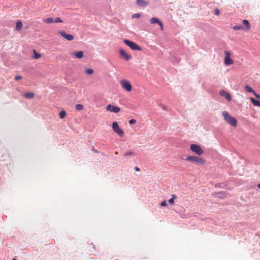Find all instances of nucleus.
I'll return each mask as SVG.
<instances>
[{
	"mask_svg": "<svg viewBox=\"0 0 260 260\" xmlns=\"http://www.w3.org/2000/svg\"><path fill=\"white\" fill-rule=\"evenodd\" d=\"M186 160L189 162H191L197 165H204L206 161L203 157L194 156L188 155L186 157Z\"/></svg>",
	"mask_w": 260,
	"mask_h": 260,
	"instance_id": "nucleus-1",
	"label": "nucleus"
},
{
	"mask_svg": "<svg viewBox=\"0 0 260 260\" xmlns=\"http://www.w3.org/2000/svg\"><path fill=\"white\" fill-rule=\"evenodd\" d=\"M66 116V112L64 110H62L59 112V117L61 119L64 118Z\"/></svg>",
	"mask_w": 260,
	"mask_h": 260,
	"instance_id": "nucleus-25",
	"label": "nucleus"
},
{
	"mask_svg": "<svg viewBox=\"0 0 260 260\" xmlns=\"http://www.w3.org/2000/svg\"><path fill=\"white\" fill-rule=\"evenodd\" d=\"M253 94L255 96V97L258 99H260V95L259 94H258L257 93H256L255 91L253 93Z\"/></svg>",
	"mask_w": 260,
	"mask_h": 260,
	"instance_id": "nucleus-32",
	"label": "nucleus"
},
{
	"mask_svg": "<svg viewBox=\"0 0 260 260\" xmlns=\"http://www.w3.org/2000/svg\"><path fill=\"white\" fill-rule=\"evenodd\" d=\"M106 109L107 111L117 113L120 111V108L117 106L109 104L106 106Z\"/></svg>",
	"mask_w": 260,
	"mask_h": 260,
	"instance_id": "nucleus-8",
	"label": "nucleus"
},
{
	"mask_svg": "<svg viewBox=\"0 0 260 260\" xmlns=\"http://www.w3.org/2000/svg\"><path fill=\"white\" fill-rule=\"evenodd\" d=\"M58 34H59L64 39L68 41H72L74 38L73 35L67 34L63 31H59Z\"/></svg>",
	"mask_w": 260,
	"mask_h": 260,
	"instance_id": "nucleus-10",
	"label": "nucleus"
},
{
	"mask_svg": "<svg viewBox=\"0 0 260 260\" xmlns=\"http://www.w3.org/2000/svg\"><path fill=\"white\" fill-rule=\"evenodd\" d=\"M71 56H75L78 59H81L83 57L84 53L82 51L78 52H72L70 53Z\"/></svg>",
	"mask_w": 260,
	"mask_h": 260,
	"instance_id": "nucleus-14",
	"label": "nucleus"
},
{
	"mask_svg": "<svg viewBox=\"0 0 260 260\" xmlns=\"http://www.w3.org/2000/svg\"><path fill=\"white\" fill-rule=\"evenodd\" d=\"M233 29L235 30H238L240 29H243L244 30L245 27L243 26L242 25H235L233 27Z\"/></svg>",
	"mask_w": 260,
	"mask_h": 260,
	"instance_id": "nucleus-22",
	"label": "nucleus"
},
{
	"mask_svg": "<svg viewBox=\"0 0 260 260\" xmlns=\"http://www.w3.org/2000/svg\"><path fill=\"white\" fill-rule=\"evenodd\" d=\"M168 202L169 204H173L174 202V200L173 199H170Z\"/></svg>",
	"mask_w": 260,
	"mask_h": 260,
	"instance_id": "nucleus-33",
	"label": "nucleus"
},
{
	"mask_svg": "<svg viewBox=\"0 0 260 260\" xmlns=\"http://www.w3.org/2000/svg\"><path fill=\"white\" fill-rule=\"evenodd\" d=\"M24 96H25V98H26L27 99H30L34 97L35 94L32 92H26V93H24Z\"/></svg>",
	"mask_w": 260,
	"mask_h": 260,
	"instance_id": "nucleus-20",
	"label": "nucleus"
},
{
	"mask_svg": "<svg viewBox=\"0 0 260 260\" xmlns=\"http://www.w3.org/2000/svg\"><path fill=\"white\" fill-rule=\"evenodd\" d=\"M250 101L252 104L255 106H257L260 107V101L258 100H255L253 98H250Z\"/></svg>",
	"mask_w": 260,
	"mask_h": 260,
	"instance_id": "nucleus-19",
	"label": "nucleus"
},
{
	"mask_svg": "<svg viewBox=\"0 0 260 260\" xmlns=\"http://www.w3.org/2000/svg\"><path fill=\"white\" fill-rule=\"evenodd\" d=\"M124 43L129 47L133 50L142 51V49L136 43L128 40H124Z\"/></svg>",
	"mask_w": 260,
	"mask_h": 260,
	"instance_id": "nucleus-4",
	"label": "nucleus"
},
{
	"mask_svg": "<svg viewBox=\"0 0 260 260\" xmlns=\"http://www.w3.org/2000/svg\"><path fill=\"white\" fill-rule=\"evenodd\" d=\"M43 22L47 24H50L53 23H58V22H62L63 21L61 20V19L59 17H49L47 18L43 19Z\"/></svg>",
	"mask_w": 260,
	"mask_h": 260,
	"instance_id": "nucleus-7",
	"label": "nucleus"
},
{
	"mask_svg": "<svg viewBox=\"0 0 260 260\" xmlns=\"http://www.w3.org/2000/svg\"><path fill=\"white\" fill-rule=\"evenodd\" d=\"M140 17H141V14H135L133 15V16H132L133 18H139Z\"/></svg>",
	"mask_w": 260,
	"mask_h": 260,
	"instance_id": "nucleus-28",
	"label": "nucleus"
},
{
	"mask_svg": "<svg viewBox=\"0 0 260 260\" xmlns=\"http://www.w3.org/2000/svg\"><path fill=\"white\" fill-rule=\"evenodd\" d=\"M222 114L226 122H227L233 126L235 127L237 126V119L235 117H232L231 115H230V114L227 111H223Z\"/></svg>",
	"mask_w": 260,
	"mask_h": 260,
	"instance_id": "nucleus-2",
	"label": "nucleus"
},
{
	"mask_svg": "<svg viewBox=\"0 0 260 260\" xmlns=\"http://www.w3.org/2000/svg\"><path fill=\"white\" fill-rule=\"evenodd\" d=\"M129 123L130 124H134L136 123V120L135 119H132L129 121Z\"/></svg>",
	"mask_w": 260,
	"mask_h": 260,
	"instance_id": "nucleus-29",
	"label": "nucleus"
},
{
	"mask_svg": "<svg viewBox=\"0 0 260 260\" xmlns=\"http://www.w3.org/2000/svg\"><path fill=\"white\" fill-rule=\"evenodd\" d=\"M257 186L259 189H260V183L258 184Z\"/></svg>",
	"mask_w": 260,
	"mask_h": 260,
	"instance_id": "nucleus-37",
	"label": "nucleus"
},
{
	"mask_svg": "<svg viewBox=\"0 0 260 260\" xmlns=\"http://www.w3.org/2000/svg\"><path fill=\"white\" fill-rule=\"evenodd\" d=\"M120 84L122 88L127 91H131L132 89V86L129 82L127 80H122L120 81Z\"/></svg>",
	"mask_w": 260,
	"mask_h": 260,
	"instance_id": "nucleus-5",
	"label": "nucleus"
},
{
	"mask_svg": "<svg viewBox=\"0 0 260 260\" xmlns=\"http://www.w3.org/2000/svg\"><path fill=\"white\" fill-rule=\"evenodd\" d=\"M245 89L246 90V91H247V92H252V93H254V90L251 87H250L249 85H246L245 87Z\"/></svg>",
	"mask_w": 260,
	"mask_h": 260,
	"instance_id": "nucleus-23",
	"label": "nucleus"
},
{
	"mask_svg": "<svg viewBox=\"0 0 260 260\" xmlns=\"http://www.w3.org/2000/svg\"><path fill=\"white\" fill-rule=\"evenodd\" d=\"M21 79H22V77H21V76H19V75H18V76H15V80H17V81H18V80H21Z\"/></svg>",
	"mask_w": 260,
	"mask_h": 260,
	"instance_id": "nucleus-30",
	"label": "nucleus"
},
{
	"mask_svg": "<svg viewBox=\"0 0 260 260\" xmlns=\"http://www.w3.org/2000/svg\"><path fill=\"white\" fill-rule=\"evenodd\" d=\"M135 155V153L134 152L131 151V152L125 153L124 154V157H129V156H131L132 155Z\"/></svg>",
	"mask_w": 260,
	"mask_h": 260,
	"instance_id": "nucleus-27",
	"label": "nucleus"
},
{
	"mask_svg": "<svg viewBox=\"0 0 260 260\" xmlns=\"http://www.w3.org/2000/svg\"><path fill=\"white\" fill-rule=\"evenodd\" d=\"M119 52L121 57L124 58L126 60H129L131 58V56L128 55L123 49H120Z\"/></svg>",
	"mask_w": 260,
	"mask_h": 260,
	"instance_id": "nucleus-11",
	"label": "nucleus"
},
{
	"mask_svg": "<svg viewBox=\"0 0 260 260\" xmlns=\"http://www.w3.org/2000/svg\"><path fill=\"white\" fill-rule=\"evenodd\" d=\"M93 72V70L91 69L87 68L85 70V73L87 75H92Z\"/></svg>",
	"mask_w": 260,
	"mask_h": 260,
	"instance_id": "nucleus-24",
	"label": "nucleus"
},
{
	"mask_svg": "<svg viewBox=\"0 0 260 260\" xmlns=\"http://www.w3.org/2000/svg\"><path fill=\"white\" fill-rule=\"evenodd\" d=\"M13 260H16V259L14 258Z\"/></svg>",
	"mask_w": 260,
	"mask_h": 260,
	"instance_id": "nucleus-39",
	"label": "nucleus"
},
{
	"mask_svg": "<svg viewBox=\"0 0 260 260\" xmlns=\"http://www.w3.org/2000/svg\"><path fill=\"white\" fill-rule=\"evenodd\" d=\"M225 55L224 58V63L226 65H231L234 63L233 60L231 58V53L228 51H224Z\"/></svg>",
	"mask_w": 260,
	"mask_h": 260,
	"instance_id": "nucleus-9",
	"label": "nucleus"
},
{
	"mask_svg": "<svg viewBox=\"0 0 260 260\" xmlns=\"http://www.w3.org/2000/svg\"><path fill=\"white\" fill-rule=\"evenodd\" d=\"M215 15H219V14H220V11H219V10L218 9H216V10H215Z\"/></svg>",
	"mask_w": 260,
	"mask_h": 260,
	"instance_id": "nucleus-34",
	"label": "nucleus"
},
{
	"mask_svg": "<svg viewBox=\"0 0 260 260\" xmlns=\"http://www.w3.org/2000/svg\"><path fill=\"white\" fill-rule=\"evenodd\" d=\"M167 205V203H166V201H162L161 204H160V206L161 207H164V206H166Z\"/></svg>",
	"mask_w": 260,
	"mask_h": 260,
	"instance_id": "nucleus-31",
	"label": "nucleus"
},
{
	"mask_svg": "<svg viewBox=\"0 0 260 260\" xmlns=\"http://www.w3.org/2000/svg\"><path fill=\"white\" fill-rule=\"evenodd\" d=\"M115 154H118V152L116 151V152H115Z\"/></svg>",
	"mask_w": 260,
	"mask_h": 260,
	"instance_id": "nucleus-38",
	"label": "nucleus"
},
{
	"mask_svg": "<svg viewBox=\"0 0 260 260\" xmlns=\"http://www.w3.org/2000/svg\"><path fill=\"white\" fill-rule=\"evenodd\" d=\"M176 198H177V196L175 194H172V198L171 199H173L174 200H175Z\"/></svg>",
	"mask_w": 260,
	"mask_h": 260,
	"instance_id": "nucleus-35",
	"label": "nucleus"
},
{
	"mask_svg": "<svg viewBox=\"0 0 260 260\" xmlns=\"http://www.w3.org/2000/svg\"><path fill=\"white\" fill-rule=\"evenodd\" d=\"M137 4L140 7H145L148 5V2L145 0H136Z\"/></svg>",
	"mask_w": 260,
	"mask_h": 260,
	"instance_id": "nucleus-16",
	"label": "nucleus"
},
{
	"mask_svg": "<svg viewBox=\"0 0 260 260\" xmlns=\"http://www.w3.org/2000/svg\"><path fill=\"white\" fill-rule=\"evenodd\" d=\"M135 170L136 171H140V169L139 167H135Z\"/></svg>",
	"mask_w": 260,
	"mask_h": 260,
	"instance_id": "nucleus-36",
	"label": "nucleus"
},
{
	"mask_svg": "<svg viewBox=\"0 0 260 260\" xmlns=\"http://www.w3.org/2000/svg\"><path fill=\"white\" fill-rule=\"evenodd\" d=\"M219 94L221 96L224 97L228 101H229V102L231 101L232 98H231V95L229 93L227 92L226 91H225L223 90H221L219 91Z\"/></svg>",
	"mask_w": 260,
	"mask_h": 260,
	"instance_id": "nucleus-13",
	"label": "nucleus"
},
{
	"mask_svg": "<svg viewBox=\"0 0 260 260\" xmlns=\"http://www.w3.org/2000/svg\"><path fill=\"white\" fill-rule=\"evenodd\" d=\"M150 22L152 24H155V23L158 24L160 26L161 30H163V28H164L163 24H162V22L161 21H160V20L158 18L153 17L150 19Z\"/></svg>",
	"mask_w": 260,
	"mask_h": 260,
	"instance_id": "nucleus-12",
	"label": "nucleus"
},
{
	"mask_svg": "<svg viewBox=\"0 0 260 260\" xmlns=\"http://www.w3.org/2000/svg\"><path fill=\"white\" fill-rule=\"evenodd\" d=\"M83 108H84V107L82 104H77L76 105V109L77 110L80 111V110H83Z\"/></svg>",
	"mask_w": 260,
	"mask_h": 260,
	"instance_id": "nucleus-26",
	"label": "nucleus"
},
{
	"mask_svg": "<svg viewBox=\"0 0 260 260\" xmlns=\"http://www.w3.org/2000/svg\"><path fill=\"white\" fill-rule=\"evenodd\" d=\"M112 128L115 133L120 137H123L124 135V132L119 126L117 122H114L112 123Z\"/></svg>",
	"mask_w": 260,
	"mask_h": 260,
	"instance_id": "nucleus-6",
	"label": "nucleus"
},
{
	"mask_svg": "<svg viewBox=\"0 0 260 260\" xmlns=\"http://www.w3.org/2000/svg\"><path fill=\"white\" fill-rule=\"evenodd\" d=\"M34 53V58L35 59H39L41 57V54L38 53L35 50H33Z\"/></svg>",
	"mask_w": 260,
	"mask_h": 260,
	"instance_id": "nucleus-21",
	"label": "nucleus"
},
{
	"mask_svg": "<svg viewBox=\"0 0 260 260\" xmlns=\"http://www.w3.org/2000/svg\"><path fill=\"white\" fill-rule=\"evenodd\" d=\"M190 150L199 156H201L204 153V151L201 147L197 144H192L190 145Z\"/></svg>",
	"mask_w": 260,
	"mask_h": 260,
	"instance_id": "nucleus-3",
	"label": "nucleus"
},
{
	"mask_svg": "<svg viewBox=\"0 0 260 260\" xmlns=\"http://www.w3.org/2000/svg\"><path fill=\"white\" fill-rule=\"evenodd\" d=\"M242 22L244 25V26L245 27L244 30H249L250 28V23H249V22L247 20H243L242 21Z\"/></svg>",
	"mask_w": 260,
	"mask_h": 260,
	"instance_id": "nucleus-18",
	"label": "nucleus"
},
{
	"mask_svg": "<svg viewBox=\"0 0 260 260\" xmlns=\"http://www.w3.org/2000/svg\"><path fill=\"white\" fill-rule=\"evenodd\" d=\"M22 26L23 25L21 21L18 20L16 23V30L17 31H20L22 29Z\"/></svg>",
	"mask_w": 260,
	"mask_h": 260,
	"instance_id": "nucleus-17",
	"label": "nucleus"
},
{
	"mask_svg": "<svg viewBox=\"0 0 260 260\" xmlns=\"http://www.w3.org/2000/svg\"><path fill=\"white\" fill-rule=\"evenodd\" d=\"M216 196L220 199H224L228 196V193L226 191H220L216 192Z\"/></svg>",
	"mask_w": 260,
	"mask_h": 260,
	"instance_id": "nucleus-15",
	"label": "nucleus"
}]
</instances>
